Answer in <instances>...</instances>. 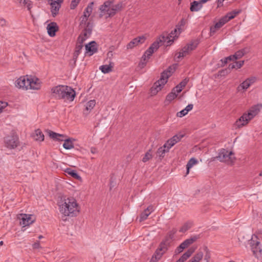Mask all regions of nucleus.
I'll return each mask as SVG.
<instances>
[{"instance_id":"obj_1","label":"nucleus","mask_w":262,"mask_h":262,"mask_svg":"<svg viewBox=\"0 0 262 262\" xmlns=\"http://www.w3.org/2000/svg\"><path fill=\"white\" fill-rule=\"evenodd\" d=\"M51 92L53 97L69 101H73L76 96V92L73 89L64 85H58L53 87Z\"/></svg>"},{"instance_id":"obj_2","label":"nucleus","mask_w":262,"mask_h":262,"mask_svg":"<svg viewBox=\"0 0 262 262\" xmlns=\"http://www.w3.org/2000/svg\"><path fill=\"white\" fill-rule=\"evenodd\" d=\"M60 211L65 216H74L79 213L80 207L74 198H67L60 205Z\"/></svg>"},{"instance_id":"obj_3","label":"nucleus","mask_w":262,"mask_h":262,"mask_svg":"<svg viewBox=\"0 0 262 262\" xmlns=\"http://www.w3.org/2000/svg\"><path fill=\"white\" fill-rule=\"evenodd\" d=\"M175 69L176 66H171L168 67L167 70L164 71L161 73L160 79L157 81L150 89L152 95H156L162 89L163 86L167 83L168 78L175 71Z\"/></svg>"},{"instance_id":"obj_4","label":"nucleus","mask_w":262,"mask_h":262,"mask_svg":"<svg viewBox=\"0 0 262 262\" xmlns=\"http://www.w3.org/2000/svg\"><path fill=\"white\" fill-rule=\"evenodd\" d=\"M113 1H107L101 5L99 8L101 14L100 15L102 16L104 14H107V17H112L116 14V13L121 11L123 7L122 3L120 2L116 5H113Z\"/></svg>"},{"instance_id":"obj_5","label":"nucleus","mask_w":262,"mask_h":262,"mask_svg":"<svg viewBox=\"0 0 262 262\" xmlns=\"http://www.w3.org/2000/svg\"><path fill=\"white\" fill-rule=\"evenodd\" d=\"M48 133L50 138L57 141H64L63 147L66 149H71L74 147L73 142L75 139L73 138L66 139V136L55 133L52 130H48Z\"/></svg>"},{"instance_id":"obj_6","label":"nucleus","mask_w":262,"mask_h":262,"mask_svg":"<svg viewBox=\"0 0 262 262\" xmlns=\"http://www.w3.org/2000/svg\"><path fill=\"white\" fill-rule=\"evenodd\" d=\"M233 155L234 154L232 151H229L225 149H222L215 158L220 162H230L231 163H233L235 159L234 157H232Z\"/></svg>"},{"instance_id":"obj_7","label":"nucleus","mask_w":262,"mask_h":262,"mask_svg":"<svg viewBox=\"0 0 262 262\" xmlns=\"http://www.w3.org/2000/svg\"><path fill=\"white\" fill-rule=\"evenodd\" d=\"M93 28V23L90 21L87 23L86 26L85 28H83L81 34L78 36L77 40L81 43H83L84 41L88 39L91 35Z\"/></svg>"},{"instance_id":"obj_8","label":"nucleus","mask_w":262,"mask_h":262,"mask_svg":"<svg viewBox=\"0 0 262 262\" xmlns=\"http://www.w3.org/2000/svg\"><path fill=\"white\" fill-rule=\"evenodd\" d=\"M167 247L164 243L161 242L159 248L156 250L152 256L150 262H157L162 256L163 254L167 251Z\"/></svg>"},{"instance_id":"obj_9","label":"nucleus","mask_w":262,"mask_h":262,"mask_svg":"<svg viewBox=\"0 0 262 262\" xmlns=\"http://www.w3.org/2000/svg\"><path fill=\"white\" fill-rule=\"evenodd\" d=\"M5 142L7 147L14 149L18 145V137L14 135L8 136L5 138Z\"/></svg>"},{"instance_id":"obj_10","label":"nucleus","mask_w":262,"mask_h":262,"mask_svg":"<svg viewBox=\"0 0 262 262\" xmlns=\"http://www.w3.org/2000/svg\"><path fill=\"white\" fill-rule=\"evenodd\" d=\"M63 1V0H48L49 4L51 6V12L53 16L55 17L58 13Z\"/></svg>"},{"instance_id":"obj_11","label":"nucleus","mask_w":262,"mask_h":262,"mask_svg":"<svg viewBox=\"0 0 262 262\" xmlns=\"http://www.w3.org/2000/svg\"><path fill=\"white\" fill-rule=\"evenodd\" d=\"M251 119L248 116L247 113H244L235 122L234 125L236 128H240L246 125Z\"/></svg>"},{"instance_id":"obj_12","label":"nucleus","mask_w":262,"mask_h":262,"mask_svg":"<svg viewBox=\"0 0 262 262\" xmlns=\"http://www.w3.org/2000/svg\"><path fill=\"white\" fill-rule=\"evenodd\" d=\"M30 77L28 76H23L19 78L15 81V86L18 88L28 89V84L30 83Z\"/></svg>"},{"instance_id":"obj_13","label":"nucleus","mask_w":262,"mask_h":262,"mask_svg":"<svg viewBox=\"0 0 262 262\" xmlns=\"http://www.w3.org/2000/svg\"><path fill=\"white\" fill-rule=\"evenodd\" d=\"M226 17H222L218 22H217L214 26L210 27V35L212 36L217 30H219L222 28L226 23H227L225 19Z\"/></svg>"},{"instance_id":"obj_14","label":"nucleus","mask_w":262,"mask_h":262,"mask_svg":"<svg viewBox=\"0 0 262 262\" xmlns=\"http://www.w3.org/2000/svg\"><path fill=\"white\" fill-rule=\"evenodd\" d=\"M262 108V104L259 103L251 106L247 114L251 119L256 116Z\"/></svg>"},{"instance_id":"obj_15","label":"nucleus","mask_w":262,"mask_h":262,"mask_svg":"<svg viewBox=\"0 0 262 262\" xmlns=\"http://www.w3.org/2000/svg\"><path fill=\"white\" fill-rule=\"evenodd\" d=\"M20 220V224L24 227L27 226L32 224L34 220L32 219V215L30 214H21Z\"/></svg>"},{"instance_id":"obj_16","label":"nucleus","mask_w":262,"mask_h":262,"mask_svg":"<svg viewBox=\"0 0 262 262\" xmlns=\"http://www.w3.org/2000/svg\"><path fill=\"white\" fill-rule=\"evenodd\" d=\"M184 135L179 134L173 136L172 138L168 140L166 142V144L168 145L169 148H171L176 144L181 141V140L184 137Z\"/></svg>"},{"instance_id":"obj_17","label":"nucleus","mask_w":262,"mask_h":262,"mask_svg":"<svg viewBox=\"0 0 262 262\" xmlns=\"http://www.w3.org/2000/svg\"><path fill=\"white\" fill-rule=\"evenodd\" d=\"M145 40V37L143 36H139L133 39L127 45V49H132L139 44L143 43Z\"/></svg>"},{"instance_id":"obj_18","label":"nucleus","mask_w":262,"mask_h":262,"mask_svg":"<svg viewBox=\"0 0 262 262\" xmlns=\"http://www.w3.org/2000/svg\"><path fill=\"white\" fill-rule=\"evenodd\" d=\"M159 42L160 41H156L154 42L149 48L145 51L144 55H145V57L147 58V59H149L153 53L159 49L160 47Z\"/></svg>"},{"instance_id":"obj_19","label":"nucleus","mask_w":262,"mask_h":262,"mask_svg":"<svg viewBox=\"0 0 262 262\" xmlns=\"http://www.w3.org/2000/svg\"><path fill=\"white\" fill-rule=\"evenodd\" d=\"M86 53H88L89 56H92L98 51L97 43L95 41H92L85 45Z\"/></svg>"},{"instance_id":"obj_20","label":"nucleus","mask_w":262,"mask_h":262,"mask_svg":"<svg viewBox=\"0 0 262 262\" xmlns=\"http://www.w3.org/2000/svg\"><path fill=\"white\" fill-rule=\"evenodd\" d=\"M250 245L252 247V250L254 254H255V256L258 257V254H261L262 252V249L260 247V242H256L255 243V241L253 239V237L252 238L251 241L250 242Z\"/></svg>"},{"instance_id":"obj_21","label":"nucleus","mask_w":262,"mask_h":262,"mask_svg":"<svg viewBox=\"0 0 262 262\" xmlns=\"http://www.w3.org/2000/svg\"><path fill=\"white\" fill-rule=\"evenodd\" d=\"M47 29L49 35L53 37L58 30V27L56 23L52 22L47 25Z\"/></svg>"},{"instance_id":"obj_22","label":"nucleus","mask_w":262,"mask_h":262,"mask_svg":"<svg viewBox=\"0 0 262 262\" xmlns=\"http://www.w3.org/2000/svg\"><path fill=\"white\" fill-rule=\"evenodd\" d=\"M30 83L28 84V89L39 90L40 88V82L37 78H30Z\"/></svg>"},{"instance_id":"obj_23","label":"nucleus","mask_w":262,"mask_h":262,"mask_svg":"<svg viewBox=\"0 0 262 262\" xmlns=\"http://www.w3.org/2000/svg\"><path fill=\"white\" fill-rule=\"evenodd\" d=\"M83 43L80 42L77 40L76 46L75 49V51H74V53L73 54V60L74 61V64H75V63H76L77 59L79 54L81 53V51L82 49L83 48Z\"/></svg>"},{"instance_id":"obj_24","label":"nucleus","mask_w":262,"mask_h":262,"mask_svg":"<svg viewBox=\"0 0 262 262\" xmlns=\"http://www.w3.org/2000/svg\"><path fill=\"white\" fill-rule=\"evenodd\" d=\"M177 231L176 229H172L168 232V235L162 242L164 243L165 245L168 247L170 244L171 241L173 238L174 235L177 232Z\"/></svg>"},{"instance_id":"obj_25","label":"nucleus","mask_w":262,"mask_h":262,"mask_svg":"<svg viewBox=\"0 0 262 262\" xmlns=\"http://www.w3.org/2000/svg\"><path fill=\"white\" fill-rule=\"evenodd\" d=\"M194 248H189L181 256V257L178 260H177L176 262H184L192 255V254L194 252Z\"/></svg>"},{"instance_id":"obj_26","label":"nucleus","mask_w":262,"mask_h":262,"mask_svg":"<svg viewBox=\"0 0 262 262\" xmlns=\"http://www.w3.org/2000/svg\"><path fill=\"white\" fill-rule=\"evenodd\" d=\"M170 148L165 143L162 146L159 147L156 152L157 156L161 159L164 158L165 154L169 152Z\"/></svg>"},{"instance_id":"obj_27","label":"nucleus","mask_w":262,"mask_h":262,"mask_svg":"<svg viewBox=\"0 0 262 262\" xmlns=\"http://www.w3.org/2000/svg\"><path fill=\"white\" fill-rule=\"evenodd\" d=\"M153 211L152 207L150 206H148L146 209H145L143 212H142L140 216L139 222H141L144 220H145L148 215L151 213Z\"/></svg>"},{"instance_id":"obj_28","label":"nucleus","mask_w":262,"mask_h":262,"mask_svg":"<svg viewBox=\"0 0 262 262\" xmlns=\"http://www.w3.org/2000/svg\"><path fill=\"white\" fill-rule=\"evenodd\" d=\"M199 238V237L198 235L193 236L185 240L183 242H182L181 244V245L185 249L186 248L188 247L190 245L193 244L194 242H195Z\"/></svg>"},{"instance_id":"obj_29","label":"nucleus","mask_w":262,"mask_h":262,"mask_svg":"<svg viewBox=\"0 0 262 262\" xmlns=\"http://www.w3.org/2000/svg\"><path fill=\"white\" fill-rule=\"evenodd\" d=\"M191 51H192L190 50L189 47L186 45L181 49V51L176 54V56H177L178 54L177 58H180L181 57L186 56V55L189 54V53Z\"/></svg>"},{"instance_id":"obj_30","label":"nucleus","mask_w":262,"mask_h":262,"mask_svg":"<svg viewBox=\"0 0 262 262\" xmlns=\"http://www.w3.org/2000/svg\"><path fill=\"white\" fill-rule=\"evenodd\" d=\"M32 136L36 141H43L44 140V135L39 129H36Z\"/></svg>"},{"instance_id":"obj_31","label":"nucleus","mask_w":262,"mask_h":262,"mask_svg":"<svg viewBox=\"0 0 262 262\" xmlns=\"http://www.w3.org/2000/svg\"><path fill=\"white\" fill-rule=\"evenodd\" d=\"M176 33H177V29H175L174 30L172 31L171 32V33L166 38L164 36H161L159 38L160 42H164L166 40V39H169L168 41H167L168 43H169L170 42H173V39L171 40L170 38L172 37L174 38V35L176 36Z\"/></svg>"},{"instance_id":"obj_32","label":"nucleus","mask_w":262,"mask_h":262,"mask_svg":"<svg viewBox=\"0 0 262 262\" xmlns=\"http://www.w3.org/2000/svg\"><path fill=\"white\" fill-rule=\"evenodd\" d=\"M203 252L201 251V249H199L189 262H199L203 258Z\"/></svg>"},{"instance_id":"obj_33","label":"nucleus","mask_w":262,"mask_h":262,"mask_svg":"<svg viewBox=\"0 0 262 262\" xmlns=\"http://www.w3.org/2000/svg\"><path fill=\"white\" fill-rule=\"evenodd\" d=\"M202 4L201 2L197 1H193L191 3V6L190 8V10L192 12L194 11H198L200 10L202 7Z\"/></svg>"},{"instance_id":"obj_34","label":"nucleus","mask_w":262,"mask_h":262,"mask_svg":"<svg viewBox=\"0 0 262 262\" xmlns=\"http://www.w3.org/2000/svg\"><path fill=\"white\" fill-rule=\"evenodd\" d=\"M67 173L74 178V179L81 180V177L77 173L75 170L72 169L71 168H67L64 171Z\"/></svg>"},{"instance_id":"obj_35","label":"nucleus","mask_w":262,"mask_h":262,"mask_svg":"<svg viewBox=\"0 0 262 262\" xmlns=\"http://www.w3.org/2000/svg\"><path fill=\"white\" fill-rule=\"evenodd\" d=\"M241 12V10H233L231 12H228L226 15L224 16V17H226L225 19L227 22H228L230 20L234 18L237 15L239 14Z\"/></svg>"},{"instance_id":"obj_36","label":"nucleus","mask_w":262,"mask_h":262,"mask_svg":"<svg viewBox=\"0 0 262 262\" xmlns=\"http://www.w3.org/2000/svg\"><path fill=\"white\" fill-rule=\"evenodd\" d=\"M114 63L112 62H110L109 65H103L100 66V70L101 72L104 74L108 73L112 71Z\"/></svg>"},{"instance_id":"obj_37","label":"nucleus","mask_w":262,"mask_h":262,"mask_svg":"<svg viewBox=\"0 0 262 262\" xmlns=\"http://www.w3.org/2000/svg\"><path fill=\"white\" fill-rule=\"evenodd\" d=\"M193 223L192 222L190 221V222H186L180 229L179 231L182 233H185L190 229Z\"/></svg>"},{"instance_id":"obj_38","label":"nucleus","mask_w":262,"mask_h":262,"mask_svg":"<svg viewBox=\"0 0 262 262\" xmlns=\"http://www.w3.org/2000/svg\"><path fill=\"white\" fill-rule=\"evenodd\" d=\"M96 101L95 100H91L88 101L85 104V111H87L88 114L95 106Z\"/></svg>"},{"instance_id":"obj_39","label":"nucleus","mask_w":262,"mask_h":262,"mask_svg":"<svg viewBox=\"0 0 262 262\" xmlns=\"http://www.w3.org/2000/svg\"><path fill=\"white\" fill-rule=\"evenodd\" d=\"M198 163V161L194 158H191L188 162L186 165L187 172L186 174H188L189 172V169L195 164Z\"/></svg>"},{"instance_id":"obj_40","label":"nucleus","mask_w":262,"mask_h":262,"mask_svg":"<svg viewBox=\"0 0 262 262\" xmlns=\"http://www.w3.org/2000/svg\"><path fill=\"white\" fill-rule=\"evenodd\" d=\"M18 2L22 6H26L28 10L32 8V2L30 0H17Z\"/></svg>"},{"instance_id":"obj_41","label":"nucleus","mask_w":262,"mask_h":262,"mask_svg":"<svg viewBox=\"0 0 262 262\" xmlns=\"http://www.w3.org/2000/svg\"><path fill=\"white\" fill-rule=\"evenodd\" d=\"M251 85L250 82H249V79H247L244 81L243 83H242L238 87L237 90L239 91L241 90H246L248 89L250 85Z\"/></svg>"},{"instance_id":"obj_42","label":"nucleus","mask_w":262,"mask_h":262,"mask_svg":"<svg viewBox=\"0 0 262 262\" xmlns=\"http://www.w3.org/2000/svg\"><path fill=\"white\" fill-rule=\"evenodd\" d=\"M244 60L236 61L234 63L230 64L229 65V69H233L234 68L240 69L244 64Z\"/></svg>"},{"instance_id":"obj_43","label":"nucleus","mask_w":262,"mask_h":262,"mask_svg":"<svg viewBox=\"0 0 262 262\" xmlns=\"http://www.w3.org/2000/svg\"><path fill=\"white\" fill-rule=\"evenodd\" d=\"M246 52L245 49L240 50L236 52L233 56H234V59L237 60L241 58L245 54Z\"/></svg>"},{"instance_id":"obj_44","label":"nucleus","mask_w":262,"mask_h":262,"mask_svg":"<svg viewBox=\"0 0 262 262\" xmlns=\"http://www.w3.org/2000/svg\"><path fill=\"white\" fill-rule=\"evenodd\" d=\"M203 249L205 253V257H204V260L206 262H209L210 259L211 258V254H210V251L208 248L207 246H204L203 248Z\"/></svg>"},{"instance_id":"obj_45","label":"nucleus","mask_w":262,"mask_h":262,"mask_svg":"<svg viewBox=\"0 0 262 262\" xmlns=\"http://www.w3.org/2000/svg\"><path fill=\"white\" fill-rule=\"evenodd\" d=\"M93 5L94 2L90 3L85 9L83 14H86L88 16H90L93 10Z\"/></svg>"},{"instance_id":"obj_46","label":"nucleus","mask_w":262,"mask_h":262,"mask_svg":"<svg viewBox=\"0 0 262 262\" xmlns=\"http://www.w3.org/2000/svg\"><path fill=\"white\" fill-rule=\"evenodd\" d=\"M177 96V94L175 93V92H173L171 91V92L167 95L165 102H170L172 100L176 98Z\"/></svg>"},{"instance_id":"obj_47","label":"nucleus","mask_w":262,"mask_h":262,"mask_svg":"<svg viewBox=\"0 0 262 262\" xmlns=\"http://www.w3.org/2000/svg\"><path fill=\"white\" fill-rule=\"evenodd\" d=\"M199 43V42L198 40H193L187 43V45L189 47L190 50L193 51L197 47Z\"/></svg>"},{"instance_id":"obj_48","label":"nucleus","mask_w":262,"mask_h":262,"mask_svg":"<svg viewBox=\"0 0 262 262\" xmlns=\"http://www.w3.org/2000/svg\"><path fill=\"white\" fill-rule=\"evenodd\" d=\"M147 58L145 57V55H143L142 57L140 62L139 63L138 66L140 68H143L146 64Z\"/></svg>"},{"instance_id":"obj_49","label":"nucleus","mask_w":262,"mask_h":262,"mask_svg":"<svg viewBox=\"0 0 262 262\" xmlns=\"http://www.w3.org/2000/svg\"><path fill=\"white\" fill-rule=\"evenodd\" d=\"M151 149H149L144 155V157L142 159V161L143 162H146L148 161L149 160L151 159L152 155L150 154Z\"/></svg>"},{"instance_id":"obj_50","label":"nucleus","mask_w":262,"mask_h":262,"mask_svg":"<svg viewBox=\"0 0 262 262\" xmlns=\"http://www.w3.org/2000/svg\"><path fill=\"white\" fill-rule=\"evenodd\" d=\"M230 69H229V68L228 69L221 70L219 72V76H225L230 72Z\"/></svg>"},{"instance_id":"obj_51","label":"nucleus","mask_w":262,"mask_h":262,"mask_svg":"<svg viewBox=\"0 0 262 262\" xmlns=\"http://www.w3.org/2000/svg\"><path fill=\"white\" fill-rule=\"evenodd\" d=\"M80 1V0H72L71 4V9H74L79 4Z\"/></svg>"},{"instance_id":"obj_52","label":"nucleus","mask_w":262,"mask_h":262,"mask_svg":"<svg viewBox=\"0 0 262 262\" xmlns=\"http://www.w3.org/2000/svg\"><path fill=\"white\" fill-rule=\"evenodd\" d=\"M184 248L182 246V245L180 244L175 250L174 251V254L175 255H177L181 253Z\"/></svg>"},{"instance_id":"obj_53","label":"nucleus","mask_w":262,"mask_h":262,"mask_svg":"<svg viewBox=\"0 0 262 262\" xmlns=\"http://www.w3.org/2000/svg\"><path fill=\"white\" fill-rule=\"evenodd\" d=\"M188 113L186 111L185 109H183V110L177 113V116L178 117H182L187 114Z\"/></svg>"},{"instance_id":"obj_54","label":"nucleus","mask_w":262,"mask_h":262,"mask_svg":"<svg viewBox=\"0 0 262 262\" xmlns=\"http://www.w3.org/2000/svg\"><path fill=\"white\" fill-rule=\"evenodd\" d=\"M182 86H180V85H177L176 87H174L172 90V91L173 92H175V93H176V92L177 93H179L182 91Z\"/></svg>"},{"instance_id":"obj_55","label":"nucleus","mask_w":262,"mask_h":262,"mask_svg":"<svg viewBox=\"0 0 262 262\" xmlns=\"http://www.w3.org/2000/svg\"><path fill=\"white\" fill-rule=\"evenodd\" d=\"M88 21H84L83 19H81L79 26L81 28H85V26H86V24L88 23Z\"/></svg>"},{"instance_id":"obj_56","label":"nucleus","mask_w":262,"mask_h":262,"mask_svg":"<svg viewBox=\"0 0 262 262\" xmlns=\"http://www.w3.org/2000/svg\"><path fill=\"white\" fill-rule=\"evenodd\" d=\"M7 105V102L0 101V113L2 112L3 109Z\"/></svg>"},{"instance_id":"obj_57","label":"nucleus","mask_w":262,"mask_h":262,"mask_svg":"<svg viewBox=\"0 0 262 262\" xmlns=\"http://www.w3.org/2000/svg\"><path fill=\"white\" fill-rule=\"evenodd\" d=\"M188 81V80L185 79L182 81H181L178 85H180V86H182V89H183L186 86Z\"/></svg>"},{"instance_id":"obj_58","label":"nucleus","mask_w":262,"mask_h":262,"mask_svg":"<svg viewBox=\"0 0 262 262\" xmlns=\"http://www.w3.org/2000/svg\"><path fill=\"white\" fill-rule=\"evenodd\" d=\"M193 107V105L192 104H188L185 108L186 111L188 113L190 111H191Z\"/></svg>"},{"instance_id":"obj_59","label":"nucleus","mask_w":262,"mask_h":262,"mask_svg":"<svg viewBox=\"0 0 262 262\" xmlns=\"http://www.w3.org/2000/svg\"><path fill=\"white\" fill-rule=\"evenodd\" d=\"M220 62H221V67H224L225 66V64L228 62L227 60H226V58L221 59Z\"/></svg>"},{"instance_id":"obj_60","label":"nucleus","mask_w":262,"mask_h":262,"mask_svg":"<svg viewBox=\"0 0 262 262\" xmlns=\"http://www.w3.org/2000/svg\"><path fill=\"white\" fill-rule=\"evenodd\" d=\"M32 246L34 249H38L40 248L39 242L37 241L35 242L33 244Z\"/></svg>"},{"instance_id":"obj_61","label":"nucleus","mask_w":262,"mask_h":262,"mask_svg":"<svg viewBox=\"0 0 262 262\" xmlns=\"http://www.w3.org/2000/svg\"><path fill=\"white\" fill-rule=\"evenodd\" d=\"M225 0H217L216 3H217V7H220L223 6V3Z\"/></svg>"},{"instance_id":"obj_62","label":"nucleus","mask_w":262,"mask_h":262,"mask_svg":"<svg viewBox=\"0 0 262 262\" xmlns=\"http://www.w3.org/2000/svg\"><path fill=\"white\" fill-rule=\"evenodd\" d=\"M225 58H226V60H227V61H231V60H235V59H234V56H233V55H230V56L225 57Z\"/></svg>"},{"instance_id":"obj_63","label":"nucleus","mask_w":262,"mask_h":262,"mask_svg":"<svg viewBox=\"0 0 262 262\" xmlns=\"http://www.w3.org/2000/svg\"><path fill=\"white\" fill-rule=\"evenodd\" d=\"M89 17V16H88L86 14H83L81 17V19H83L84 21H88Z\"/></svg>"},{"instance_id":"obj_64","label":"nucleus","mask_w":262,"mask_h":262,"mask_svg":"<svg viewBox=\"0 0 262 262\" xmlns=\"http://www.w3.org/2000/svg\"><path fill=\"white\" fill-rule=\"evenodd\" d=\"M113 53L112 51H109L107 54V57L110 58H111L113 56Z\"/></svg>"}]
</instances>
